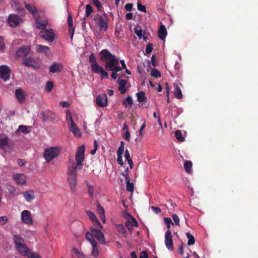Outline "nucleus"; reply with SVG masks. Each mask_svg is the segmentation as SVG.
Instances as JSON below:
<instances>
[{
    "label": "nucleus",
    "mask_w": 258,
    "mask_h": 258,
    "mask_svg": "<svg viewBox=\"0 0 258 258\" xmlns=\"http://www.w3.org/2000/svg\"><path fill=\"white\" fill-rule=\"evenodd\" d=\"M100 60L105 63V69L109 71L115 66L118 65L119 59L108 49H103L100 53Z\"/></svg>",
    "instance_id": "f257e3e1"
},
{
    "label": "nucleus",
    "mask_w": 258,
    "mask_h": 258,
    "mask_svg": "<svg viewBox=\"0 0 258 258\" xmlns=\"http://www.w3.org/2000/svg\"><path fill=\"white\" fill-rule=\"evenodd\" d=\"M77 166L73 160L70 161L68 165V181L71 189L74 192L77 188Z\"/></svg>",
    "instance_id": "f03ea898"
},
{
    "label": "nucleus",
    "mask_w": 258,
    "mask_h": 258,
    "mask_svg": "<svg viewBox=\"0 0 258 258\" xmlns=\"http://www.w3.org/2000/svg\"><path fill=\"white\" fill-rule=\"evenodd\" d=\"M60 152V149L58 147H49L44 150L43 156L47 162L58 157Z\"/></svg>",
    "instance_id": "7ed1b4c3"
},
{
    "label": "nucleus",
    "mask_w": 258,
    "mask_h": 258,
    "mask_svg": "<svg viewBox=\"0 0 258 258\" xmlns=\"http://www.w3.org/2000/svg\"><path fill=\"white\" fill-rule=\"evenodd\" d=\"M14 241L17 250L23 255H27L28 252V248L24 243V240L22 237L19 235H15L14 236Z\"/></svg>",
    "instance_id": "20e7f679"
},
{
    "label": "nucleus",
    "mask_w": 258,
    "mask_h": 258,
    "mask_svg": "<svg viewBox=\"0 0 258 258\" xmlns=\"http://www.w3.org/2000/svg\"><path fill=\"white\" fill-rule=\"evenodd\" d=\"M94 20L99 27L100 30L107 31L108 25L109 18L107 15L104 13L103 16L97 14L96 15Z\"/></svg>",
    "instance_id": "39448f33"
},
{
    "label": "nucleus",
    "mask_w": 258,
    "mask_h": 258,
    "mask_svg": "<svg viewBox=\"0 0 258 258\" xmlns=\"http://www.w3.org/2000/svg\"><path fill=\"white\" fill-rule=\"evenodd\" d=\"M84 153H85V146L82 145L78 148L77 151L75 155V160L77 162V169H82L83 162L84 161Z\"/></svg>",
    "instance_id": "423d86ee"
},
{
    "label": "nucleus",
    "mask_w": 258,
    "mask_h": 258,
    "mask_svg": "<svg viewBox=\"0 0 258 258\" xmlns=\"http://www.w3.org/2000/svg\"><path fill=\"white\" fill-rule=\"evenodd\" d=\"M21 220L24 224L28 225L33 224V221L30 212L25 210L21 214Z\"/></svg>",
    "instance_id": "0eeeda50"
},
{
    "label": "nucleus",
    "mask_w": 258,
    "mask_h": 258,
    "mask_svg": "<svg viewBox=\"0 0 258 258\" xmlns=\"http://www.w3.org/2000/svg\"><path fill=\"white\" fill-rule=\"evenodd\" d=\"M7 21L11 27H16L22 22V19L17 15L11 14Z\"/></svg>",
    "instance_id": "6e6552de"
},
{
    "label": "nucleus",
    "mask_w": 258,
    "mask_h": 258,
    "mask_svg": "<svg viewBox=\"0 0 258 258\" xmlns=\"http://www.w3.org/2000/svg\"><path fill=\"white\" fill-rule=\"evenodd\" d=\"M165 244L170 250H174L172 236L170 230H167L165 234Z\"/></svg>",
    "instance_id": "1a4fd4ad"
},
{
    "label": "nucleus",
    "mask_w": 258,
    "mask_h": 258,
    "mask_svg": "<svg viewBox=\"0 0 258 258\" xmlns=\"http://www.w3.org/2000/svg\"><path fill=\"white\" fill-rule=\"evenodd\" d=\"M40 36L45 40L52 42L54 39V34L52 29H45L40 32Z\"/></svg>",
    "instance_id": "9d476101"
},
{
    "label": "nucleus",
    "mask_w": 258,
    "mask_h": 258,
    "mask_svg": "<svg viewBox=\"0 0 258 258\" xmlns=\"http://www.w3.org/2000/svg\"><path fill=\"white\" fill-rule=\"evenodd\" d=\"M11 71L9 67L6 66H0V77L4 81H7L10 79Z\"/></svg>",
    "instance_id": "9b49d317"
},
{
    "label": "nucleus",
    "mask_w": 258,
    "mask_h": 258,
    "mask_svg": "<svg viewBox=\"0 0 258 258\" xmlns=\"http://www.w3.org/2000/svg\"><path fill=\"white\" fill-rule=\"evenodd\" d=\"M90 231L92 233L94 237L101 244L105 243V238L102 232L99 229H96L93 227L90 228Z\"/></svg>",
    "instance_id": "f8f14e48"
},
{
    "label": "nucleus",
    "mask_w": 258,
    "mask_h": 258,
    "mask_svg": "<svg viewBox=\"0 0 258 258\" xmlns=\"http://www.w3.org/2000/svg\"><path fill=\"white\" fill-rule=\"evenodd\" d=\"M30 50V45L22 46L17 50L16 55L18 57H26L29 54Z\"/></svg>",
    "instance_id": "ddd939ff"
},
{
    "label": "nucleus",
    "mask_w": 258,
    "mask_h": 258,
    "mask_svg": "<svg viewBox=\"0 0 258 258\" xmlns=\"http://www.w3.org/2000/svg\"><path fill=\"white\" fill-rule=\"evenodd\" d=\"M126 215L129 217V219L125 223V227L129 231H132L133 230V227L138 226V223L136 219L130 213H127Z\"/></svg>",
    "instance_id": "4468645a"
},
{
    "label": "nucleus",
    "mask_w": 258,
    "mask_h": 258,
    "mask_svg": "<svg viewBox=\"0 0 258 258\" xmlns=\"http://www.w3.org/2000/svg\"><path fill=\"white\" fill-rule=\"evenodd\" d=\"M96 103L100 107H104L107 105V97L106 94H99L96 98Z\"/></svg>",
    "instance_id": "2eb2a0df"
},
{
    "label": "nucleus",
    "mask_w": 258,
    "mask_h": 258,
    "mask_svg": "<svg viewBox=\"0 0 258 258\" xmlns=\"http://www.w3.org/2000/svg\"><path fill=\"white\" fill-rule=\"evenodd\" d=\"M24 4L26 9L32 15L34 19L36 18V17L40 16L35 6L34 5L28 4L26 2H25Z\"/></svg>",
    "instance_id": "dca6fc26"
},
{
    "label": "nucleus",
    "mask_w": 258,
    "mask_h": 258,
    "mask_svg": "<svg viewBox=\"0 0 258 258\" xmlns=\"http://www.w3.org/2000/svg\"><path fill=\"white\" fill-rule=\"evenodd\" d=\"M39 17H36L34 19L35 20L36 27L42 31L45 30L48 24V21L46 19L44 20H40Z\"/></svg>",
    "instance_id": "f3484780"
},
{
    "label": "nucleus",
    "mask_w": 258,
    "mask_h": 258,
    "mask_svg": "<svg viewBox=\"0 0 258 258\" xmlns=\"http://www.w3.org/2000/svg\"><path fill=\"white\" fill-rule=\"evenodd\" d=\"M13 178L17 184L22 185L26 182V176L22 173H16L13 175Z\"/></svg>",
    "instance_id": "a211bd4d"
},
{
    "label": "nucleus",
    "mask_w": 258,
    "mask_h": 258,
    "mask_svg": "<svg viewBox=\"0 0 258 258\" xmlns=\"http://www.w3.org/2000/svg\"><path fill=\"white\" fill-rule=\"evenodd\" d=\"M89 61L91 64V70L93 72L100 66L97 62L96 57L95 53H91L89 57Z\"/></svg>",
    "instance_id": "6ab92c4d"
},
{
    "label": "nucleus",
    "mask_w": 258,
    "mask_h": 258,
    "mask_svg": "<svg viewBox=\"0 0 258 258\" xmlns=\"http://www.w3.org/2000/svg\"><path fill=\"white\" fill-rule=\"evenodd\" d=\"M23 197L26 202L29 203L35 199L34 191L33 190H29L22 193Z\"/></svg>",
    "instance_id": "aec40b11"
},
{
    "label": "nucleus",
    "mask_w": 258,
    "mask_h": 258,
    "mask_svg": "<svg viewBox=\"0 0 258 258\" xmlns=\"http://www.w3.org/2000/svg\"><path fill=\"white\" fill-rule=\"evenodd\" d=\"M37 51L38 53L44 54L47 56H49L51 54L48 47L41 44L37 45Z\"/></svg>",
    "instance_id": "412c9836"
},
{
    "label": "nucleus",
    "mask_w": 258,
    "mask_h": 258,
    "mask_svg": "<svg viewBox=\"0 0 258 258\" xmlns=\"http://www.w3.org/2000/svg\"><path fill=\"white\" fill-rule=\"evenodd\" d=\"M63 69V66L58 63H53L49 68V72L52 73L60 72Z\"/></svg>",
    "instance_id": "4be33fe9"
},
{
    "label": "nucleus",
    "mask_w": 258,
    "mask_h": 258,
    "mask_svg": "<svg viewBox=\"0 0 258 258\" xmlns=\"http://www.w3.org/2000/svg\"><path fill=\"white\" fill-rule=\"evenodd\" d=\"M126 80L123 79H118L117 81V83L119 84L118 90L121 94H124L126 92Z\"/></svg>",
    "instance_id": "5701e85b"
},
{
    "label": "nucleus",
    "mask_w": 258,
    "mask_h": 258,
    "mask_svg": "<svg viewBox=\"0 0 258 258\" xmlns=\"http://www.w3.org/2000/svg\"><path fill=\"white\" fill-rule=\"evenodd\" d=\"M167 36V30L165 26L164 25H161L158 31V36L159 38L163 40L165 39Z\"/></svg>",
    "instance_id": "b1692460"
},
{
    "label": "nucleus",
    "mask_w": 258,
    "mask_h": 258,
    "mask_svg": "<svg viewBox=\"0 0 258 258\" xmlns=\"http://www.w3.org/2000/svg\"><path fill=\"white\" fill-rule=\"evenodd\" d=\"M15 95L20 103H23L25 100V96L21 89H17L15 92Z\"/></svg>",
    "instance_id": "393cba45"
},
{
    "label": "nucleus",
    "mask_w": 258,
    "mask_h": 258,
    "mask_svg": "<svg viewBox=\"0 0 258 258\" xmlns=\"http://www.w3.org/2000/svg\"><path fill=\"white\" fill-rule=\"evenodd\" d=\"M93 72L96 74H100L102 80L104 78L108 79L109 77L108 73L101 66H99L95 71H93Z\"/></svg>",
    "instance_id": "a878e982"
},
{
    "label": "nucleus",
    "mask_w": 258,
    "mask_h": 258,
    "mask_svg": "<svg viewBox=\"0 0 258 258\" xmlns=\"http://www.w3.org/2000/svg\"><path fill=\"white\" fill-rule=\"evenodd\" d=\"M68 25L69 26L70 32L71 33V39H72L73 38L74 34L75 29L73 26V18H72V16H71V15H69L68 16Z\"/></svg>",
    "instance_id": "bb28decb"
},
{
    "label": "nucleus",
    "mask_w": 258,
    "mask_h": 258,
    "mask_svg": "<svg viewBox=\"0 0 258 258\" xmlns=\"http://www.w3.org/2000/svg\"><path fill=\"white\" fill-rule=\"evenodd\" d=\"M35 63L36 62L35 60L30 57H27L25 58L23 61V64L25 66L29 67L35 68L36 66Z\"/></svg>",
    "instance_id": "cd10ccee"
},
{
    "label": "nucleus",
    "mask_w": 258,
    "mask_h": 258,
    "mask_svg": "<svg viewBox=\"0 0 258 258\" xmlns=\"http://www.w3.org/2000/svg\"><path fill=\"white\" fill-rule=\"evenodd\" d=\"M133 104V101L132 97L130 96H127L122 101V104L127 108L131 109Z\"/></svg>",
    "instance_id": "c85d7f7f"
},
{
    "label": "nucleus",
    "mask_w": 258,
    "mask_h": 258,
    "mask_svg": "<svg viewBox=\"0 0 258 258\" xmlns=\"http://www.w3.org/2000/svg\"><path fill=\"white\" fill-rule=\"evenodd\" d=\"M70 130L76 137H80L81 136L80 131L76 124H74V125H71L70 126Z\"/></svg>",
    "instance_id": "c756f323"
},
{
    "label": "nucleus",
    "mask_w": 258,
    "mask_h": 258,
    "mask_svg": "<svg viewBox=\"0 0 258 258\" xmlns=\"http://www.w3.org/2000/svg\"><path fill=\"white\" fill-rule=\"evenodd\" d=\"M137 96V101L140 103L146 102L147 101V97H146L145 93L143 91H140L136 93Z\"/></svg>",
    "instance_id": "7c9ffc66"
},
{
    "label": "nucleus",
    "mask_w": 258,
    "mask_h": 258,
    "mask_svg": "<svg viewBox=\"0 0 258 258\" xmlns=\"http://www.w3.org/2000/svg\"><path fill=\"white\" fill-rule=\"evenodd\" d=\"M175 89L174 90V95L177 99H181L182 97L181 90L179 86L174 84Z\"/></svg>",
    "instance_id": "2f4dec72"
},
{
    "label": "nucleus",
    "mask_w": 258,
    "mask_h": 258,
    "mask_svg": "<svg viewBox=\"0 0 258 258\" xmlns=\"http://www.w3.org/2000/svg\"><path fill=\"white\" fill-rule=\"evenodd\" d=\"M9 139L7 136L0 138V148L3 149L8 145Z\"/></svg>",
    "instance_id": "473e14b6"
},
{
    "label": "nucleus",
    "mask_w": 258,
    "mask_h": 258,
    "mask_svg": "<svg viewBox=\"0 0 258 258\" xmlns=\"http://www.w3.org/2000/svg\"><path fill=\"white\" fill-rule=\"evenodd\" d=\"M94 236L92 234V233L90 231L87 232L86 233L85 237L90 242V243L92 244L95 245V243H97L95 240L94 238Z\"/></svg>",
    "instance_id": "72a5a7b5"
},
{
    "label": "nucleus",
    "mask_w": 258,
    "mask_h": 258,
    "mask_svg": "<svg viewBox=\"0 0 258 258\" xmlns=\"http://www.w3.org/2000/svg\"><path fill=\"white\" fill-rule=\"evenodd\" d=\"M184 168L186 172L189 173L191 171V168L192 166V163L191 161H186L184 162Z\"/></svg>",
    "instance_id": "f704fd0d"
},
{
    "label": "nucleus",
    "mask_w": 258,
    "mask_h": 258,
    "mask_svg": "<svg viewBox=\"0 0 258 258\" xmlns=\"http://www.w3.org/2000/svg\"><path fill=\"white\" fill-rule=\"evenodd\" d=\"M175 136L176 139L179 142H183L185 140L184 138L182 136V134L180 130H177L175 131Z\"/></svg>",
    "instance_id": "c9c22d12"
},
{
    "label": "nucleus",
    "mask_w": 258,
    "mask_h": 258,
    "mask_svg": "<svg viewBox=\"0 0 258 258\" xmlns=\"http://www.w3.org/2000/svg\"><path fill=\"white\" fill-rule=\"evenodd\" d=\"M186 236L188 238L187 244L188 245H192L195 242V239L193 235H192L189 232L186 233Z\"/></svg>",
    "instance_id": "e433bc0d"
},
{
    "label": "nucleus",
    "mask_w": 258,
    "mask_h": 258,
    "mask_svg": "<svg viewBox=\"0 0 258 258\" xmlns=\"http://www.w3.org/2000/svg\"><path fill=\"white\" fill-rule=\"evenodd\" d=\"M164 221L168 228V230H170V228L171 227V225L174 224V223L172 222L171 218L169 217L164 218Z\"/></svg>",
    "instance_id": "4c0bfd02"
},
{
    "label": "nucleus",
    "mask_w": 258,
    "mask_h": 258,
    "mask_svg": "<svg viewBox=\"0 0 258 258\" xmlns=\"http://www.w3.org/2000/svg\"><path fill=\"white\" fill-rule=\"evenodd\" d=\"M19 130L24 134H27L30 132V127L23 125H21L19 126Z\"/></svg>",
    "instance_id": "58836bf2"
},
{
    "label": "nucleus",
    "mask_w": 258,
    "mask_h": 258,
    "mask_svg": "<svg viewBox=\"0 0 258 258\" xmlns=\"http://www.w3.org/2000/svg\"><path fill=\"white\" fill-rule=\"evenodd\" d=\"M67 120L68 124L74 125L75 122L73 121V117L71 116V114L69 111H67Z\"/></svg>",
    "instance_id": "ea45409f"
},
{
    "label": "nucleus",
    "mask_w": 258,
    "mask_h": 258,
    "mask_svg": "<svg viewBox=\"0 0 258 258\" xmlns=\"http://www.w3.org/2000/svg\"><path fill=\"white\" fill-rule=\"evenodd\" d=\"M151 75L152 76L155 78H159L161 77V73L160 72L156 69H152L151 70Z\"/></svg>",
    "instance_id": "a19ab883"
},
{
    "label": "nucleus",
    "mask_w": 258,
    "mask_h": 258,
    "mask_svg": "<svg viewBox=\"0 0 258 258\" xmlns=\"http://www.w3.org/2000/svg\"><path fill=\"white\" fill-rule=\"evenodd\" d=\"M93 250L92 251V255L94 257H97L98 255V249L97 247V243H95V245L92 244Z\"/></svg>",
    "instance_id": "79ce46f5"
},
{
    "label": "nucleus",
    "mask_w": 258,
    "mask_h": 258,
    "mask_svg": "<svg viewBox=\"0 0 258 258\" xmlns=\"http://www.w3.org/2000/svg\"><path fill=\"white\" fill-rule=\"evenodd\" d=\"M9 221L7 216H0V226H3L6 225Z\"/></svg>",
    "instance_id": "37998d69"
},
{
    "label": "nucleus",
    "mask_w": 258,
    "mask_h": 258,
    "mask_svg": "<svg viewBox=\"0 0 258 258\" xmlns=\"http://www.w3.org/2000/svg\"><path fill=\"white\" fill-rule=\"evenodd\" d=\"M50 112L49 111H42L41 115L42 116L43 121L45 122L49 119Z\"/></svg>",
    "instance_id": "c03bdc74"
},
{
    "label": "nucleus",
    "mask_w": 258,
    "mask_h": 258,
    "mask_svg": "<svg viewBox=\"0 0 258 258\" xmlns=\"http://www.w3.org/2000/svg\"><path fill=\"white\" fill-rule=\"evenodd\" d=\"M87 215L93 223L97 220L96 215L92 212L88 211Z\"/></svg>",
    "instance_id": "a18cd8bd"
},
{
    "label": "nucleus",
    "mask_w": 258,
    "mask_h": 258,
    "mask_svg": "<svg viewBox=\"0 0 258 258\" xmlns=\"http://www.w3.org/2000/svg\"><path fill=\"white\" fill-rule=\"evenodd\" d=\"M93 12V9L90 5L86 6V17H89L90 15Z\"/></svg>",
    "instance_id": "49530a36"
},
{
    "label": "nucleus",
    "mask_w": 258,
    "mask_h": 258,
    "mask_svg": "<svg viewBox=\"0 0 258 258\" xmlns=\"http://www.w3.org/2000/svg\"><path fill=\"white\" fill-rule=\"evenodd\" d=\"M53 87V83L51 81H48L46 83L45 90L47 92H50Z\"/></svg>",
    "instance_id": "de8ad7c7"
},
{
    "label": "nucleus",
    "mask_w": 258,
    "mask_h": 258,
    "mask_svg": "<svg viewBox=\"0 0 258 258\" xmlns=\"http://www.w3.org/2000/svg\"><path fill=\"white\" fill-rule=\"evenodd\" d=\"M126 190L133 192L134 190V185L133 182H128L126 183Z\"/></svg>",
    "instance_id": "09e8293b"
},
{
    "label": "nucleus",
    "mask_w": 258,
    "mask_h": 258,
    "mask_svg": "<svg viewBox=\"0 0 258 258\" xmlns=\"http://www.w3.org/2000/svg\"><path fill=\"white\" fill-rule=\"evenodd\" d=\"M92 3L97 8L98 11H101L102 8L101 3L98 0H92Z\"/></svg>",
    "instance_id": "8fccbe9b"
},
{
    "label": "nucleus",
    "mask_w": 258,
    "mask_h": 258,
    "mask_svg": "<svg viewBox=\"0 0 258 258\" xmlns=\"http://www.w3.org/2000/svg\"><path fill=\"white\" fill-rule=\"evenodd\" d=\"M116 228L117 230V231L119 233L124 234L125 233V229L124 227V226L122 224H118L116 225Z\"/></svg>",
    "instance_id": "3c124183"
},
{
    "label": "nucleus",
    "mask_w": 258,
    "mask_h": 258,
    "mask_svg": "<svg viewBox=\"0 0 258 258\" xmlns=\"http://www.w3.org/2000/svg\"><path fill=\"white\" fill-rule=\"evenodd\" d=\"M172 218L174 222V223L176 225H179V221L180 219L179 217L176 214H173L172 215Z\"/></svg>",
    "instance_id": "603ef678"
},
{
    "label": "nucleus",
    "mask_w": 258,
    "mask_h": 258,
    "mask_svg": "<svg viewBox=\"0 0 258 258\" xmlns=\"http://www.w3.org/2000/svg\"><path fill=\"white\" fill-rule=\"evenodd\" d=\"M87 185L88 187V193L89 194V196L90 197H93V193H94V187L93 186L89 183V182H87Z\"/></svg>",
    "instance_id": "864d4df0"
},
{
    "label": "nucleus",
    "mask_w": 258,
    "mask_h": 258,
    "mask_svg": "<svg viewBox=\"0 0 258 258\" xmlns=\"http://www.w3.org/2000/svg\"><path fill=\"white\" fill-rule=\"evenodd\" d=\"M97 211L99 214L105 213L104 208L99 203H97Z\"/></svg>",
    "instance_id": "5fc2aeb1"
},
{
    "label": "nucleus",
    "mask_w": 258,
    "mask_h": 258,
    "mask_svg": "<svg viewBox=\"0 0 258 258\" xmlns=\"http://www.w3.org/2000/svg\"><path fill=\"white\" fill-rule=\"evenodd\" d=\"M93 146H94V149L92 150H91V152H90V153L92 155H94L96 153V151L97 150L98 142H97V141L96 140H95L94 141Z\"/></svg>",
    "instance_id": "6e6d98bb"
},
{
    "label": "nucleus",
    "mask_w": 258,
    "mask_h": 258,
    "mask_svg": "<svg viewBox=\"0 0 258 258\" xmlns=\"http://www.w3.org/2000/svg\"><path fill=\"white\" fill-rule=\"evenodd\" d=\"M135 33L140 38H141L143 36V30L141 29H138L136 28L135 29Z\"/></svg>",
    "instance_id": "4d7b16f0"
},
{
    "label": "nucleus",
    "mask_w": 258,
    "mask_h": 258,
    "mask_svg": "<svg viewBox=\"0 0 258 258\" xmlns=\"http://www.w3.org/2000/svg\"><path fill=\"white\" fill-rule=\"evenodd\" d=\"M153 49V45L151 43H148L146 47V52L147 54L150 53Z\"/></svg>",
    "instance_id": "13d9d810"
},
{
    "label": "nucleus",
    "mask_w": 258,
    "mask_h": 258,
    "mask_svg": "<svg viewBox=\"0 0 258 258\" xmlns=\"http://www.w3.org/2000/svg\"><path fill=\"white\" fill-rule=\"evenodd\" d=\"M137 7H138V9L141 11V12H146V8H145V6H144V5H142L140 3V2H138V4H137Z\"/></svg>",
    "instance_id": "bf43d9fd"
},
{
    "label": "nucleus",
    "mask_w": 258,
    "mask_h": 258,
    "mask_svg": "<svg viewBox=\"0 0 258 258\" xmlns=\"http://www.w3.org/2000/svg\"><path fill=\"white\" fill-rule=\"evenodd\" d=\"M93 223L94 226L96 227V229L101 230L102 228V226L98 219L96 220L95 222H94Z\"/></svg>",
    "instance_id": "052dcab7"
},
{
    "label": "nucleus",
    "mask_w": 258,
    "mask_h": 258,
    "mask_svg": "<svg viewBox=\"0 0 258 258\" xmlns=\"http://www.w3.org/2000/svg\"><path fill=\"white\" fill-rule=\"evenodd\" d=\"M122 70V68L118 66V65L115 66V67H113L111 69H110L109 71H111L112 72H114L115 73L119 72Z\"/></svg>",
    "instance_id": "680f3d73"
},
{
    "label": "nucleus",
    "mask_w": 258,
    "mask_h": 258,
    "mask_svg": "<svg viewBox=\"0 0 258 258\" xmlns=\"http://www.w3.org/2000/svg\"><path fill=\"white\" fill-rule=\"evenodd\" d=\"M151 63L153 67H156L158 65V62L156 60V55H153L151 57Z\"/></svg>",
    "instance_id": "e2e57ef3"
},
{
    "label": "nucleus",
    "mask_w": 258,
    "mask_h": 258,
    "mask_svg": "<svg viewBox=\"0 0 258 258\" xmlns=\"http://www.w3.org/2000/svg\"><path fill=\"white\" fill-rule=\"evenodd\" d=\"M5 48L4 40L3 37L0 36V50L3 51Z\"/></svg>",
    "instance_id": "0e129e2a"
},
{
    "label": "nucleus",
    "mask_w": 258,
    "mask_h": 258,
    "mask_svg": "<svg viewBox=\"0 0 258 258\" xmlns=\"http://www.w3.org/2000/svg\"><path fill=\"white\" fill-rule=\"evenodd\" d=\"M151 209L152 211L155 213V214H159L161 212V210L159 207H156L154 206H151Z\"/></svg>",
    "instance_id": "69168bd1"
},
{
    "label": "nucleus",
    "mask_w": 258,
    "mask_h": 258,
    "mask_svg": "<svg viewBox=\"0 0 258 258\" xmlns=\"http://www.w3.org/2000/svg\"><path fill=\"white\" fill-rule=\"evenodd\" d=\"M133 5L132 3H127L125 6V9L126 11L128 12H131L132 10Z\"/></svg>",
    "instance_id": "338daca9"
},
{
    "label": "nucleus",
    "mask_w": 258,
    "mask_h": 258,
    "mask_svg": "<svg viewBox=\"0 0 258 258\" xmlns=\"http://www.w3.org/2000/svg\"><path fill=\"white\" fill-rule=\"evenodd\" d=\"M140 258H148V254L147 252L143 251L140 253Z\"/></svg>",
    "instance_id": "774afa93"
}]
</instances>
